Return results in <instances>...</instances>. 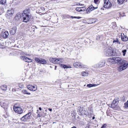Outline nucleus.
<instances>
[{"instance_id":"4be33fe9","label":"nucleus","mask_w":128,"mask_h":128,"mask_svg":"<svg viewBox=\"0 0 128 128\" xmlns=\"http://www.w3.org/2000/svg\"><path fill=\"white\" fill-rule=\"evenodd\" d=\"M20 58L22 60L26 62H27L28 58L25 56H20Z\"/></svg>"},{"instance_id":"864d4df0","label":"nucleus","mask_w":128,"mask_h":128,"mask_svg":"<svg viewBox=\"0 0 128 128\" xmlns=\"http://www.w3.org/2000/svg\"><path fill=\"white\" fill-rule=\"evenodd\" d=\"M84 114L86 115V113Z\"/></svg>"},{"instance_id":"2f4dec72","label":"nucleus","mask_w":128,"mask_h":128,"mask_svg":"<svg viewBox=\"0 0 128 128\" xmlns=\"http://www.w3.org/2000/svg\"><path fill=\"white\" fill-rule=\"evenodd\" d=\"M71 18H76L78 19H79L80 18H81L80 16H72L70 17Z\"/></svg>"},{"instance_id":"a878e982","label":"nucleus","mask_w":128,"mask_h":128,"mask_svg":"<svg viewBox=\"0 0 128 128\" xmlns=\"http://www.w3.org/2000/svg\"><path fill=\"white\" fill-rule=\"evenodd\" d=\"M127 0H117L118 3L121 4H122L124 2H126Z\"/></svg>"},{"instance_id":"ddd939ff","label":"nucleus","mask_w":128,"mask_h":128,"mask_svg":"<svg viewBox=\"0 0 128 128\" xmlns=\"http://www.w3.org/2000/svg\"><path fill=\"white\" fill-rule=\"evenodd\" d=\"M121 39L123 41H126L128 40V38L126 36H125L124 34L122 33L121 34Z\"/></svg>"},{"instance_id":"a211bd4d","label":"nucleus","mask_w":128,"mask_h":128,"mask_svg":"<svg viewBox=\"0 0 128 128\" xmlns=\"http://www.w3.org/2000/svg\"><path fill=\"white\" fill-rule=\"evenodd\" d=\"M12 30L10 31V33L13 35L16 32V27H14L12 29Z\"/></svg>"},{"instance_id":"4c0bfd02","label":"nucleus","mask_w":128,"mask_h":128,"mask_svg":"<svg viewBox=\"0 0 128 128\" xmlns=\"http://www.w3.org/2000/svg\"><path fill=\"white\" fill-rule=\"evenodd\" d=\"M32 60L30 58H28V59L27 60V62H32Z\"/></svg>"},{"instance_id":"49530a36","label":"nucleus","mask_w":128,"mask_h":128,"mask_svg":"<svg viewBox=\"0 0 128 128\" xmlns=\"http://www.w3.org/2000/svg\"><path fill=\"white\" fill-rule=\"evenodd\" d=\"M79 5H80V4L79 3H77V4H76V5L78 6Z\"/></svg>"},{"instance_id":"bb28decb","label":"nucleus","mask_w":128,"mask_h":128,"mask_svg":"<svg viewBox=\"0 0 128 128\" xmlns=\"http://www.w3.org/2000/svg\"><path fill=\"white\" fill-rule=\"evenodd\" d=\"M113 42L114 43H115V44H120V42L117 39L116 40H114Z\"/></svg>"},{"instance_id":"412c9836","label":"nucleus","mask_w":128,"mask_h":128,"mask_svg":"<svg viewBox=\"0 0 128 128\" xmlns=\"http://www.w3.org/2000/svg\"><path fill=\"white\" fill-rule=\"evenodd\" d=\"M111 53V50H108L106 51L105 54L107 56H110Z\"/></svg>"},{"instance_id":"2eb2a0df","label":"nucleus","mask_w":128,"mask_h":128,"mask_svg":"<svg viewBox=\"0 0 128 128\" xmlns=\"http://www.w3.org/2000/svg\"><path fill=\"white\" fill-rule=\"evenodd\" d=\"M21 16V14L20 12H18L16 15L14 19L16 20H18L20 19Z\"/></svg>"},{"instance_id":"72a5a7b5","label":"nucleus","mask_w":128,"mask_h":128,"mask_svg":"<svg viewBox=\"0 0 128 128\" xmlns=\"http://www.w3.org/2000/svg\"><path fill=\"white\" fill-rule=\"evenodd\" d=\"M124 106L126 108L128 107V100L125 103Z\"/></svg>"},{"instance_id":"b1692460","label":"nucleus","mask_w":128,"mask_h":128,"mask_svg":"<svg viewBox=\"0 0 128 128\" xmlns=\"http://www.w3.org/2000/svg\"><path fill=\"white\" fill-rule=\"evenodd\" d=\"M46 62L45 60L42 59L40 58V63H41L42 64H46Z\"/></svg>"},{"instance_id":"f3484780","label":"nucleus","mask_w":128,"mask_h":128,"mask_svg":"<svg viewBox=\"0 0 128 128\" xmlns=\"http://www.w3.org/2000/svg\"><path fill=\"white\" fill-rule=\"evenodd\" d=\"M9 35V33L8 31H5L3 33L2 36L4 38H7Z\"/></svg>"},{"instance_id":"c9c22d12","label":"nucleus","mask_w":128,"mask_h":128,"mask_svg":"<svg viewBox=\"0 0 128 128\" xmlns=\"http://www.w3.org/2000/svg\"><path fill=\"white\" fill-rule=\"evenodd\" d=\"M81 66H82V68H88V67L87 66L85 65H83L82 64H81Z\"/></svg>"},{"instance_id":"79ce46f5","label":"nucleus","mask_w":128,"mask_h":128,"mask_svg":"<svg viewBox=\"0 0 128 128\" xmlns=\"http://www.w3.org/2000/svg\"><path fill=\"white\" fill-rule=\"evenodd\" d=\"M48 110L50 111L51 112L52 110V108H48Z\"/></svg>"},{"instance_id":"5fc2aeb1","label":"nucleus","mask_w":128,"mask_h":128,"mask_svg":"<svg viewBox=\"0 0 128 128\" xmlns=\"http://www.w3.org/2000/svg\"><path fill=\"white\" fill-rule=\"evenodd\" d=\"M38 111V110H37V111Z\"/></svg>"},{"instance_id":"393cba45","label":"nucleus","mask_w":128,"mask_h":128,"mask_svg":"<svg viewBox=\"0 0 128 128\" xmlns=\"http://www.w3.org/2000/svg\"><path fill=\"white\" fill-rule=\"evenodd\" d=\"M111 56H114L116 55V53L114 50H111Z\"/></svg>"},{"instance_id":"a18cd8bd","label":"nucleus","mask_w":128,"mask_h":128,"mask_svg":"<svg viewBox=\"0 0 128 128\" xmlns=\"http://www.w3.org/2000/svg\"><path fill=\"white\" fill-rule=\"evenodd\" d=\"M52 1H56V2H58L57 0H52Z\"/></svg>"},{"instance_id":"f03ea898","label":"nucleus","mask_w":128,"mask_h":128,"mask_svg":"<svg viewBox=\"0 0 128 128\" xmlns=\"http://www.w3.org/2000/svg\"><path fill=\"white\" fill-rule=\"evenodd\" d=\"M123 60L120 57H116L109 58L107 61L112 64L117 63L118 64H121Z\"/></svg>"},{"instance_id":"1a4fd4ad","label":"nucleus","mask_w":128,"mask_h":128,"mask_svg":"<svg viewBox=\"0 0 128 128\" xmlns=\"http://www.w3.org/2000/svg\"><path fill=\"white\" fill-rule=\"evenodd\" d=\"M14 13V10L13 9H10L7 11V15L9 17H11Z\"/></svg>"},{"instance_id":"ea45409f","label":"nucleus","mask_w":128,"mask_h":128,"mask_svg":"<svg viewBox=\"0 0 128 128\" xmlns=\"http://www.w3.org/2000/svg\"><path fill=\"white\" fill-rule=\"evenodd\" d=\"M90 128V125L89 124H88L86 127L85 128Z\"/></svg>"},{"instance_id":"09e8293b","label":"nucleus","mask_w":128,"mask_h":128,"mask_svg":"<svg viewBox=\"0 0 128 128\" xmlns=\"http://www.w3.org/2000/svg\"><path fill=\"white\" fill-rule=\"evenodd\" d=\"M79 5L80 6H84V4H80V5Z\"/></svg>"},{"instance_id":"7c9ffc66","label":"nucleus","mask_w":128,"mask_h":128,"mask_svg":"<svg viewBox=\"0 0 128 128\" xmlns=\"http://www.w3.org/2000/svg\"><path fill=\"white\" fill-rule=\"evenodd\" d=\"M40 58H35V61L38 63H40Z\"/></svg>"},{"instance_id":"c85d7f7f","label":"nucleus","mask_w":128,"mask_h":128,"mask_svg":"<svg viewBox=\"0 0 128 128\" xmlns=\"http://www.w3.org/2000/svg\"><path fill=\"white\" fill-rule=\"evenodd\" d=\"M22 92L24 94H26L28 95L30 94V93L28 92V91L25 90H22Z\"/></svg>"},{"instance_id":"c756f323","label":"nucleus","mask_w":128,"mask_h":128,"mask_svg":"<svg viewBox=\"0 0 128 128\" xmlns=\"http://www.w3.org/2000/svg\"><path fill=\"white\" fill-rule=\"evenodd\" d=\"M96 84H87V87L88 88H90L94 86H96Z\"/></svg>"},{"instance_id":"f8f14e48","label":"nucleus","mask_w":128,"mask_h":128,"mask_svg":"<svg viewBox=\"0 0 128 128\" xmlns=\"http://www.w3.org/2000/svg\"><path fill=\"white\" fill-rule=\"evenodd\" d=\"M27 88L29 90L33 91H34L37 89V87L30 85H28L27 86Z\"/></svg>"},{"instance_id":"4468645a","label":"nucleus","mask_w":128,"mask_h":128,"mask_svg":"<svg viewBox=\"0 0 128 128\" xmlns=\"http://www.w3.org/2000/svg\"><path fill=\"white\" fill-rule=\"evenodd\" d=\"M81 63L80 62H76L73 64L74 66L78 68H82Z\"/></svg>"},{"instance_id":"39448f33","label":"nucleus","mask_w":128,"mask_h":128,"mask_svg":"<svg viewBox=\"0 0 128 128\" xmlns=\"http://www.w3.org/2000/svg\"><path fill=\"white\" fill-rule=\"evenodd\" d=\"M31 113L30 112L24 115L20 118V120L23 122H25L28 120L31 117Z\"/></svg>"},{"instance_id":"f257e3e1","label":"nucleus","mask_w":128,"mask_h":128,"mask_svg":"<svg viewBox=\"0 0 128 128\" xmlns=\"http://www.w3.org/2000/svg\"><path fill=\"white\" fill-rule=\"evenodd\" d=\"M23 21L26 22H28L30 20L31 17V14L29 10H25L23 11L22 14Z\"/></svg>"},{"instance_id":"9b49d317","label":"nucleus","mask_w":128,"mask_h":128,"mask_svg":"<svg viewBox=\"0 0 128 128\" xmlns=\"http://www.w3.org/2000/svg\"><path fill=\"white\" fill-rule=\"evenodd\" d=\"M105 63L106 62L105 60H101L98 64H97L96 67L97 68L102 67L104 66Z\"/></svg>"},{"instance_id":"e433bc0d","label":"nucleus","mask_w":128,"mask_h":128,"mask_svg":"<svg viewBox=\"0 0 128 128\" xmlns=\"http://www.w3.org/2000/svg\"><path fill=\"white\" fill-rule=\"evenodd\" d=\"M61 66L64 68H67L68 66L66 65L61 64Z\"/></svg>"},{"instance_id":"c03bdc74","label":"nucleus","mask_w":128,"mask_h":128,"mask_svg":"<svg viewBox=\"0 0 128 128\" xmlns=\"http://www.w3.org/2000/svg\"><path fill=\"white\" fill-rule=\"evenodd\" d=\"M38 117H40V114H38Z\"/></svg>"},{"instance_id":"5701e85b","label":"nucleus","mask_w":128,"mask_h":128,"mask_svg":"<svg viewBox=\"0 0 128 128\" xmlns=\"http://www.w3.org/2000/svg\"><path fill=\"white\" fill-rule=\"evenodd\" d=\"M1 88L3 90H6L7 89V86L6 85H4L1 86Z\"/></svg>"},{"instance_id":"a19ab883","label":"nucleus","mask_w":128,"mask_h":128,"mask_svg":"<svg viewBox=\"0 0 128 128\" xmlns=\"http://www.w3.org/2000/svg\"><path fill=\"white\" fill-rule=\"evenodd\" d=\"M0 105H1V106L2 107H3V108H4V106H4V105H2V103H1V102H0Z\"/></svg>"},{"instance_id":"8fccbe9b","label":"nucleus","mask_w":128,"mask_h":128,"mask_svg":"<svg viewBox=\"0 0 128 128\" xmlns=\"http://www.w3.org/2000/svg\"><path fill=\"white\" fill-rule=\"evenodd\" d=\"M56 66H55V70H56Z\"/></svg>"},{"instance_id":"de8ad7c7","label":"nucleus","mask_w":128,"mask_h":128,"mask_svg":"<svg viewBox=\"0 0 128 128\" xmlns=\"http://www.w3.org/2000/svg\"><path fill=\"white\" fill-rule=\"evenodd\" d=\"M39 109L40 110H42V108L41 107H39Z\"/></svg>"},{"instance_id":"aec40b11","label":"nucleus","mask_w":128,"mask_h":128,"mask_svg":"<svg viewBox=\"0 0 128 128\" xmlns=\"http://www.w3.org/2000/svg\"><path fill=\"white\" fill-rule=\"evenodd\" d=\"M81 74L82 76H87L88 73V71L86 70L85 71L82 72Z\"/></svg>"},{"instance_id":"dca6fc26","label":"nucleus","mask_w":128,"mask_h":128,"mask_svg":"<svg viewBox=\"0 0 128 128\" xmlns=\"http://www.w3.org/2000/svg\"><path fill=\"white\" fill-rule=\"evenodd\" d=\"M101 80L102 82H104L106 80V76L105 74H102L100 77Z\"/></svg>"},{"instance_id":"473e14b6","label":"nucleus","mask_w":128,"mask_h":128,"mask_svg":"<svg viewBox=\"0 0 128 128\" xmlns=\"http://www.w3.org/2000/svg\"><path fill=\"white\" fill-rule=\"evenodd\" d=\"M126 50H122V52L123 54V55L124 56H125V54H126Z\"/></svg>"},{"instance_id":"7ed1b4c3","label":"nucleus","mask_w":128,"mask_h":128,"mask_svg":"<svg viewBox=\"0 0 128 128\" xmlns=\"http://www.w3.org/2000/svg\"><path fill=\"white\" fill-rule=\"evenodd\" d=\"M118 99V98H115L111 104V107L114 110H117L120 109V107L118 106L119 102Z\"/></svg>"},{"instance_id":"0eeeda50","label":"nucleus","mask_w":128,"mask_h":128,"mask_svg":"<svg viewBox=\"0 0 128 128\" xmlns=\"http://www.w3.org/2000/svg\"><path fill=\"white\" fill-rule=\"evenodd\" d=\"M104 4V7L107 8H110L112 6V4L109 0H103Z\"/></svg>"},{"instance_id":"6ab92c4d","label":"nucleus","mask_w":128,"mask_h":128,"mask_svg":"<svg viewBox=\"0 0 128 128\" xmlns=\"http://www.w3.org/2000/svg\"><path fill=\"white\" fill-rule=\"evenodd\" d=\"M85 9V8L84 7H77L76 8V11L78 12H80L83 10H84Z\"/></svg>"},{"instance_id":"423d86ee","label":"nucleus","mask_w":128,"mask_h":128,"mask_svg":"<svg viewBox=\"0 0 128 128\" xmlns=\"http://www.w3.org/2000/svg\"><path fill=\"white\" fill-rule=\"evenodd\" d=\"M50 61L54 64H60L62 62L64 61L63 59L62 58H50Z\"/></svg>"},{"instance_id":"58836bf2","label":"nucleus","mask_w":128,"mask_h":128,"mask_svg":"<svg viewBox=\"0 0 128 128\" xmlns=\"http://www.w3.org/2000/svg\"><path fill=\"white\" fill-rule=\"evenodd\" d=\"M106 126V124H104L102 126L101 128H105Z\"/></svg>"},{"instance_id":"cd10ccee","label":"nucleus","mask_w":128,"mask_h":128,"mask_svg":"<svg viewBox=\"0 0 128 128\" xmlns=\"http://www.w3.org/2000/svg\"><path fill=\"white\" fill-rule=\"evenodd\" d=\"M6 2V0H0V4L4 5Z\"/></svg>"},{"instance_id":"37998d69","label":"nucleus","mask_w":128,"mask_h":128,"mask_svg":"<svg viewBox=\"0 0 128 128\" xmlns=\"http://www.w3.org/2000/svg\"><path fill=\"white\" fill-rule=\"evenodd\" d=\"M72 68L70 66H67V68Z\"/></svg>"},{"instance_id":"3c124183","label":"nucleus","mask_w":128,"mask_h":128,"mask_svg":"<svg viewBox=\"0 0 128 128\" xmlns=\"http://www.w3.org/2000/svg\"><path fill=\"white\" fill-rule=\"evenodd\" d=\"M92 119H93V120L94 119L95 117H94V116H93L92 117Z\"/></svg>"},{"instance_id":"f704fd0d","label":"nucleus","mask_w":128,"mask_h":128,"mask_svg":"<svg viewBox=\"0 0 128 128\" xmlns=\"http://www.w3.org/2000/svg\"><path fill=\"white\" fill-rule=\"evenodd\" d=\"M94 2L95 4H99L100 1L99 0H94Z\"/></svg>"},{"instance_id":"6e6552de","label":"nucleus","mask_w":128,"mask_h":128,"mask_svg":"<svg viewBox=\"0 0 128 128\" xmlns=\"http://www.w3.org/2000/svg\"><path fill=\"white\" fill-rule=\"evenodd\" d=\"M13 109L14 112L18 114H21L23 112V110L20 107L14 106V107Z\"/></svg>"},{"instance_id":"603ef678","label":"nucleus","mask_w":128,"mask_h":128,"mask_svg":"<svg viewBox=\"0 0 128 128\" xmlns=\"http://www.w3.org/2000/svg\"><path fill=\"white\" fill-rule=\"evenodd\" d=\"M71 128H76V127L74 126V127H72Z\"/></svg>"},{"instance_id":"20e7f679","label":"nucleus","mask_w":128,"mask_h":128,"mask_svg":"<svg viewBox=\"0 0 128 128\" xmlns=\"http://www.w3.org/2000/svg\"><path fill=\"white\" fill-rule=\"evenodd\" d=\"M118 68V70L119 71H121L126 69L128 67V63L127 62L124 60H123L122 62Z\"/></svg>"},{"instance_id":"9d476101","label":"nucleus","mask_w":128,"mask_h":128,"mask_svg":"<svg viewBox=\"0 0 128 128\" xmlns=\"http://www.w3.org/2000/svg\"><path fill=\"white\" fill-rule=\"evenodd\" d=\"M97 8V7H94L92 5H90L87 9L86 10V12L87 13H89L91 11Z\"/></svg>"}]
</instances>
